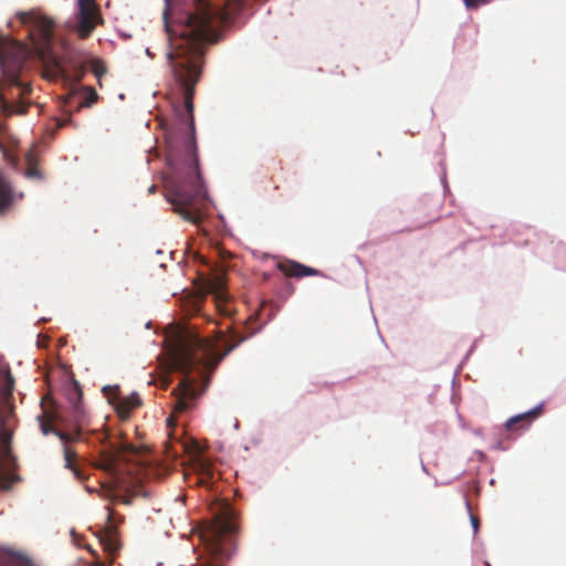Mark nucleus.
I'll return each instance as SVG.
<instances>
[{
    "instance_id": "obj_28",
    "label": "nucleus",
    "mask_w": 566,
    "mask_h": 566,
    "mask_svg": "<svg viewBox=\"0 0 566 566\" xmlns=\"http://www.w3.org/2000/svg\"><path fill=\"white\" fill-rule=\"evenodd\" d=\"M167 422H168V426H169V424H170V422H171V418H168V419H167Z\"/></svg>"
},
{
    "instance_id": "obj_1",
    "label": "nucleus",
    "mask_w": 566,
    "mask_h": 566,
    "mask_svg": "<svg viewBox=\"0 0 566 566\" xmlns=\"http://www.w3.org/2000/svg\"><path fill=\"white\" fill-rule=\"evenodd\" d=\"M216 11L209 0H196L186 30L167 54L172 75L182 90V105L174 106V123L167 129V161L171 176L166 199L184 220L198 224L207 199L197 154L193 96L203 66L205 44L212 40Z\"/></svg>"
},
{
    "instance_id": "obj_16",
    "label": "nucleus",
    "mask_w": 566,
    "mask_h": 566,
    "mask_svg": "<svg viewBox=\"0 0 566 566\" xmlns=\"http://www.w3.org/2000/svg\"><path fill=\"white\" fill-rule=\"evenodd\" d=\"M13 195L9 184L0 176V214H3L12 205Z\"/></svg>"
},
{
    "instance_id": "obj_20",
    "label": "nucleus",
    "mask_w": 566,
    "mask_h": 566,
    "mask_svg": "<svg viewBox=\"0 0 566 566\" xmlns=\"http://www.w3.org/2000/svg\"><path fill=\"white\" fill-rule=\"evenodd\" d=\"M91 70L94 73V75L96 76L99 86H102L101 78L106 73V67H105L104 63L99 60H93L91 62Z\"/></svg>"
},
{
    "instance_id": "obj_4",
    "label": "nucleus",
    "mask_w": 566,
    "mask_h": 566,
    "mask_svg": "<svg viewBox=\"0 0 566 566\" xmlns=\"http://www.w3.org/2000/svg\"><path fill=\"white\" fill-rule=\"evenodd\" d=\"M13 377L9 368L0 365V399L6 401L12 395ZM12 431L7 424V416L0 411V490L8 491L19 480L14 473L18 459L12 452Z\"/></svg>"
},
{
    "instance_id": "obj_23",
    "label": "nucleus",
    "mask_w": 566,
    "mask_h": 566,
    "mask_svg": "<svg viewBox=\"0 0 566 566\" xmlns=\"http://www.w3.org/2000/svg\"><path fill=\"white\" fill-rule=\"evenodd\" d=\"M543 403L533 407V420H535L537 417H539L543 413Z\"/></svg>"
},
{
    "instance_id": "obj_17",
    "label": "nucleus",
    "mask_w": 566,
    "mask_h": 566,
    "mask_svg": "<svg viewBox=\"0 0 566 566\" xmlns=\"http://www.w3.org/2000/svg\"><path fill=\"white\" fill-rule=\"evenodd\" d=\"M25 176L28 178H41V172L38 168V156L35 154V150L33 148L29 149L25 154Z\"/></svg>"
},
{
    "instance_id": "obj_21",
    "label": "nucleus",
    "mask_w": 566,
    "mask_h": 566,
    "mask_svg": "<svg viewBox=\"0 0 566 566\" xmlns=\"http://www.w3.org/2000/svg\"><path fill=\"white\" fill-rule=\"evenodd\" d=\"M465 506H467V509H468V511H469V514H470V521H471L472 527H473V530H474V533H476V532H478V530H479V526H480V520H479V517H478V516H475V515H473V514L471 513V504H470V502H469V501H467V502H465Z\"/></svg>"
},
{
    "instance_id": "obj_15",
    "label": "nucleus",
    "mask_w": 566,
    "mask_h": 566,
    "mask_svg": "<svg viewBox=\"0 0 566 566\" xmlns=\"http://www.w3.org/2000/svg\"><path fill=\"white\" fill-rule=\"evenodd\" d=\"M76 452L69 448L67 446L64 447V461H65V468L70 469L74 476L83 481L86 479V475L84 471L77 465L76 463Z\"/></svg>"
},
{
    "instance_id": "obj_27",
    "label": "nucleus",
    "mask_w": 566,
    "mask_h": 566,
    "mask_svg": "<svg viewBox=\"0 0 566 566\" xmlns=\"http://www.w3.org/2000/svg\"><path fill=\"white\" fill-rule=\"evenodd\" d=\"M256 316H258V313H256V314H254V315H252V316H250V319H255V318H256Z\"/></svg>"
},
{
    "instance_id": "obj_10",
    "label": "nucleus",
    "mask_w": 566,
    "mask_h": 566,
    "mask_svg": "<svg viewBox=\"0 0 566 566\" xmlns=\"http://www.w3.org/2000/svg\"><path fill=\"white\" fill-rule=\"evenodd\" d=\"M76 400L73 402V419L76 422V428L74 433H67L63 431H54V434L59 437L61 441L64 443L77 441L82 437V427L85 422V411L82 406V392L80 390L75 391Z\"/></svg>"
},
{
    "instance_id": "obj_25",
    "label": "nucleus",
    "mask_w": 566,
    "mask_h": 566,
    "mask_svg": "<svg viewBox=\"0 0 566 566\" xmlns=\"http://www.w3.org/2000/svg\"><path fill=\"white\" fill-rule=\"evenodd\" d=\"M177 443L179 444L181 451H186L187 450V447H186V444L184 442H179L178 441Z\"/></svg>"
},
{
    "instance_id": "obj_26",
    "label": "nucleus",
    "mask_w": 566,
    "mask_h": 566,
    "mask_svg": "<svg viewBox=\"0 0 566 566\" xmlns=\"http://www.w3.org/2000/svg\"><path fill=\"white\" fill-rule=\"evenodd\" d=\"M148 191H149L150 193H155V191H156V186H155V185H153V186L149 188V190H148Z\"/></svg>"
},
{
    "instance_id": "obj_13",
    "label": "nucleus",
    "mask_w": 566,
    "mask_h": 566,
    "mask_svg": "<svg viewBox=\"0 0 566 566\" xmlns=\"http://www.w3.org/2000/svg\"><path fill=\"white\" fill-rule=\"evenodd\" d=\"M193 448L196 449V453H197L196 454V465H197L198 475H199L198 483H200L201 485H205V486H209L210 481L213 479L211 465L207 460L201 459L199 446L197 443H193Z\"/></svg>"
},
{
    "instance_id": "obj_5",
    "label": "nucleus",
    "mask_w": 566,
    "mask_h": 566,
    "mask_svg": "<svg viewBox=\"0 0 566 566\" xmlns=\"http://www.w3.org/2000/svg\"><path fill=\"white\" fill-rule=\"evenodd\" d=\"M140 453V448L128 442H123L119 446H111L99 452L98 459L94 462L96 469H99L113 478L114 486L118 490L123 488L122 474L124 472V462L127 455H137ZM139 495L146 496L140 485H135L127 494H120L117 491L114 494V502H120L130 505L133 500Z\"/></svg>"
},
{
    "instance_id": "obj_22",
    "label": "nucleus",
    "mask_w": 566,
    "mask_h": 566,
    "mask_svg": "<svg viewBox=\"0 0 566 566\" xmlns=\"http://www.w3.org/2000/svg\"><path fill=\"white\" fill-rule=\"evenodd\" d=\"M464 4L469 9H476L480 6L489 3V0H463Z\"/></svg>"
},
{
    "instance_id": "obj_8",
    "label": "nucleus",
    "mask_w": 566,
    "mask_h": 566,
    "mask_svg": "<svg viewBox=\"0 0 566 566\" xmlns=\"http://www.w3.org/2000/svg\"><path fill=\"white\" fill-rule=\"evenodd\" d=\"M103 391L109 402L115 406V410L122 420L129 419L132 411L142 405V400L137 394L120 397L118 387L106 386L103 388Z\"/></svg>"
},
{
    "instance_id": "obj_11",
    "label": "nucleus",
    "mask_w": 566,
    "mask_h": 566,
    "mask_svg": "<svg viewBox=\"0 0 566 566\" xmlns=\"http://www.w3.org/2000/svg\"><path fill=\"white\" fill-rule=\"evenodd\" d=\"M208 289L214 297L216 306L218 310L224 315H230L231 310L227 307L228 295L226 292L224 275L221 273L213 276L208 283Z\"/></svg>"
},
{
    "instance_id": "obj_18",
    "label": "nucleus",
    "mask_w": 566,
    "mask_h": 566,
    "mask_svg": "<svg viewBox=\"0 0 566 566\" xmlns=\"http://www.w3.org/2000/svg\"><path fill=\"white\" fill-rule=\"evenodd\" d=\"M82 92L84 99L80 103V107H91L98 98L96 91L91 86H83Z\"/></svg>"
},
{
    "instance_id": "obj_24",
    "label": "nucleus",
    "mask_w": 566,
    "mask_h": 566,
    "mask_svg": "<svg viewBox=\"0 0 566 566\" xmlns=\"http://www.w3.org/2000/svg\"><path fill=\"white\" fill-rule=\"evenodd\" d=\"M167 451L168 452H171L174 454H177L178 453V450L175 448V446L172 444V442L170 441L169 444L167 446Z\"/></svg>"
},
{
    "instance_id": "obj_19",
    "label": "nucleus",
    "mask_w": 566,
    "mask_h": 566,
    "mask_svg": "<svg viewBox=\"0 0 566 566\" xmlns=\"http://www.w3.org/2000/svg\"><path fill=\"white\" fill-rule=\"evenodd\" d=\"M40 419V426L43 434L54 433V431H57L52 426V419L49 417L46 412H43L42 416L39 417Z\"/></svg>"
},
{
    "instance_id": "obj_6",
    "label": "nucleus",
    "mask_w": 566,
    "mask_h": 566,
    "mask_svg": "<svg viewBox=\"0 0 566 566\" xmlns=\"http://www.w3.org/2000/svg\"><path fill=\"white\" fill-rule=\"evenodd\" d=\"M19 19L31 28L30 35L36 54L44 57L52 44L54 22L50 18L34 12H21Z\"/></svg>"
},
{
    "instance_id": "obj_9",
    "label": "nucleus",
    "mask_w": 566,
    "mask_h": 566,
    "mask_svg": "<svg viewBox=\"0 0 566 566\" xmlns=\"http://www.w3.org/2000/svg\"><path fill=\"white\" fill-rule=\"evenodd\" d=\"M114 512L107 507V524L98 533L99 543L103 545L104 551L114 557L120 549L122 544L118 538L117 527L113 524Z\"/></svg>"
},
{
    "instance_id": "obj_3",
    "label": "nucleus",
    "mask_w": 566,
    "mask_h": 566,
    "mask_svg": "<svg viewBox=\"0 0 566 566\" xmlns=\"http://www.w3.org/2000/svg\"><path fill=\"white\" fill-rule=\"evenodd\" d=\"M0 60L3 75L0 111L6 116L23 115L28 112L30 105L25 97L32 91L31 84L20 78L25 61L24 49L20 44L7 48L0 46Z\"/></svg>"
},
{
    "instance_id": "obj_12",
    "label": "nucleus",
    "mask_w": 566,
    "mask_h": 566,
    "mask_svg": "<svg viewBox=\"0 0 566 566\" xmlns=\"http://www.w3.org/2000/svg\"><path fill=\"white\" fill-rule=\"evenodd\" d=\"M277 269L285 276H289V277L301 279V277H304V276H312V275H318L319 274L318 270H316L314 268H311V266H307V265H304V264H301V263L295 262V261L280 262L277 264Z\"/></svg>"
},
{
    "instance_id": "obj_14",
    "label": "nucleus",
    "mask_w": 566,
    "mask_h": 566,
    "mask_svg": "<svg viewBox=\"0 0 566 566\" xmlns=\"http://www.w3.org/2000/svg\"><path fill=\"white\" fill-rule=\"evenodd\" d=\"M531 422V410L510 418L505 422V429L510 432L526 431Z\"/></svg>"
},
{
    "instance_id": "obj_2",
    "label": "nucleus",
    "mask_w": 566,
    "mask_h": 566,
    "mask_svg": "<svg viewBox=\"0 0 566 566\" xmlns=\"http://www.w3.org/2000/svg\"><path fill=\"white\" fill-rule=\"evenodd\" d=\"M245 338V336L231 329L230 336L221 339L226 350L220 354L217 343L209 338L201 337L189 329L176 333L170 340L168 349L169 359L172 368L184 373L186 377L181 379L174 390L176 397L175 412L181 413L187 411L198 396L196 381L188 378L187 375L199 367L213 368L226 355L244 342Z\"/></svg>"
},
{
    "instance_id": "obj_7",
    "label": "nucleus",
    "mask_w": 566,
    "mask_h": 566,
    "mask_svg": "<svg viewBox=\"0 0 566 566\" xmlns=\"http://www.w3.org/2000/svg\"><path fill=\"white\" fill-rule=\"evenodd\" d=\"M77 6L76 33L84 40L92 34L96 25L104 23V19L95 0H77Z\"/></svg>"
}]
</instances>
